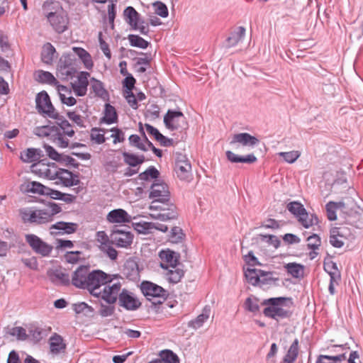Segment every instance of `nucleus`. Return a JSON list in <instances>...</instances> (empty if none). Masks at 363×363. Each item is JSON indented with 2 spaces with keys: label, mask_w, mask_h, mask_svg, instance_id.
Listing matches in <instances>:
<instances>
[{
  "label": "nucleus",
  "mask_w": 363,
  "mask_h": 363,
  "mask_svg": "<svg viewBox=\"0 0 363 363\" xmlns=\"http://www.w3.org/2000/svg\"><path fill=\"white\" fill-rule=\"evenodd\" d=\"M293 303L292 298L289 297H274L264 299L262 301V306H266L263 310V314L267 318L276 320L279 319L289 318L291 316L292 312L286 310L282 306H286V302Z\"/></svg>",
  "instance_id": "1"
},
{
  "label": "nucleus",
  "mask_w": 363,
  "mask_h": 363,
  "mask_svg": "<svg viewBox=\"0 0 363 363\" xmlns=\"http://www.w3.org/2000/svg\"><path fill=\"white\" fill-rule=\"evenodd\" d=\"M140 290L147 300L150 301L154 306L163 303L169 295L167 290L150 281H142Z\"/></svg>",
  "instance_id": "2"
},
{
  "label": "nucleus",
  "mask_w": 363,
  "mask_h": 363,
  "mask_svg": "<svg viewBox=\"0 0 363 363\" xmlns=\"http://www.w3.org/2000/svg\"><path fill=\"white\" fill-rule=\"evenodd\" d=\"M88 282L86 283V289L90 294L94 297L99 298L101 291L97 290L104 285H106L112 282V278L108 274L100 269H94L89 273V276L86 277Z\"/></svg>",
  "instance_id": "3"
},
{
  "label": "nucleus",
  "mask_w": 363,
  "mask_h": 363,
  "mask_svg": "<svg viewBox=\"0 0 363 363\" xmlns=\"http://www.w3.org/2000/svg\"><path fill=\"white\" fill-rule=\"evenodd\" d=\"M286 208L297 218L298 221L305 228L318 225L319 223L318 216L315 214H308L303 205L298 201L289 203Z\"/></svg>",
  "instance_id": "4"
},
{
  "label": "nucleus",
  "mask_w": 363,
  "mask_h": 363,
  "mask_svg": "<svg viewBox=\"0 0 363 363\" xmlns=\"http://www.w3.org/2000/svg\"><path fill=\"white\" fill-rule=\"evenodd\" d=\"M19 215L24 223L42 225L50 222L46 208H23L19 210Z\"/></svg>",
  "instance_id": "5"
},
{
  "label": "nucleus",
  "mask_w": 363,
  "mask_h": 363,
  "mask_svg": "<svg viewBox=\"0 0 363 363\" xmlns=\"http://www.w3.org/2000/svg\"><path fill=\"white\" fill-rule=\"evenodd\" d=\"M35 108L39 114L50 118H57L58 112L52 105L50 96L45 91H41L35 96Z\"/></svg>",
  "instance_id": "6"
},
{
  "label": "nucleus",
  "mask_w": 363,
  "mask_h": 363,
  "mask_svg": "<svg viewBox=\"0 0 363 363\" xmlns=\"http://www.w3.org/2000/svg\"><path fill=\"white\" fill-rule=\"evenodd\" d=\"M75 57L69 53H63L59 60L57 67V76L61 80H68L72 79L77 72L74 66Z\"/></svg>",
  "instance_id": "7"
},
{
  "label": "nucleus",
  "mask_w": 363,
  "mask_h": 363,
  "mask_svg": "<svg viewBox=\"0 0 363 363\" xmlns=\"http://www.w3.org/2000/svg\"><path fill=\"white\" fill-rule=\"evenodd\" d=\"M165 127L170 130L186 129L188 123L184 113L181 111L169 109L164 116Z\"/></svg>",
  "instance_id": "8"
},
{
  "label": "nucleus",
  "mask_w": 363,
  "mask_h": 363,
  "mask_svg": "<svg viewBox=\"0 0 363 363\" xmlns=\"http://www.w3.org/2000/svg\"><path fill=\"white\" fill-rule=\"evenodd\" d=\"M174 170L180 180H189L191 177V165L186 155L176 154Z\"/></svg>",
  "instance_id": "9"
},
{
  "label": "nucleus",
  "mask_w": 363,
  "mask_h": 363,
  "mask_svg": "<svg viewBox=\"0 0 363 363\" xmlns=\"http://www.w3.org/2000/svg\"><path fill=\"white\" fill-rule=\"evenodd\" d=\"M133 238L131 232L119 230L118 225H114L110 234V242L117 247L128 248L132 245Z\"/></svg>",
  "instance_id": "10"
},
{
  "label": "nucleus",
  "mask_w": 363,
  "mask_h": 363,
  "mask_svg": "<svg viewBox=\"0 0 363 363\" xmlns=\"http://www.w3.org/2000/svg\"><path fill=\"white\" fill-rule=\"evenodd\" d=\"M26 242L31 249L42 257H48L50 255L53 247L52 245L44 242L41 238L34 234H26L25 235Z\"/></svg>",
  "instance_id": "11"
},
{
  "label": "nucleus",
  "mask_w": 363,
  "mask_h": 363,
  "mask_svg": "<svg viewBox=\"0 0 363 363\" xmlns=\"http://www.w3.org/2000/svg\"><path fill=\"white\" fill-rule=\"evenodd\" d=\"M118 306L127 311H136L141 306V302L133 293L123 289L120 293Z\"/></svg>",
  "instance_id": "12"
},
{
  "label": "nucleus",
  "mask_w": 363,
  "mask_h": 363,
  "mask_svg": "<svg viewBox=\"0 0 363 363\" xmlns=\"http://www.w3.org/2000/svg\"><path fill=\"white\" fill-rule=\"evenodd\" d=\"M121 290L120 282L114 283L112 285H106L101 291L99 298L107 304H114L117 301H118Z\"/></svg>",
  "instance_id": "13"
},
{
  "label": "nucleus",
  "mask_w": 363,
  "mask_h": 363,
  "mask_svg": "<svg viewBox=\"0 0 363 363\" xmlns=\"http://www.w3.org/2000/svg\"><path fill=\"white\" fill-rule=\"evenodd\" d=\"M89 267L81 265L73 273L72 284L77 288L86 289L89 276Z\"/></svg>",
  "instance_id": "14"
},
{
  "label": "nucleus",
  "mask_w": 363,
  "mask_h": 363,
  "mask_svg": "<svg viewBox=\"0 0 363 363\" xmlns=\"http://www.w3.org/2000/svg\"><path fill=\"white\" fill-rule=\"evenodd\" d=\"M48 21L57 33H62L67 29L69 18L67 12L64 10L62 12H58L57 14H53V16Z\"/></svg>",
  "instance_id": "15"
},
{
  "label": "nucleus",
  "mask_w": 363,
  "mask_h": 363,
  "mask_svg": "<svg viewBox=\"0 0 363 363\" xmlns=\"http://www.w3.org/2000/svg\"><path fill=\"white\" fill-rule=\"evenodd\" d=\"M123 274L130 281H135L140 279V269L135 257H130L125 261L123 268Z\"/></svg>",
  "instance_id": "16"
},
{
  "label": "nucleus",
  "mask_w": 363,
  "mask_h": 363,
  "mask_svg": "<svg viewBox=\"0 0 363 363\" xmlns=\"http://www.w3.org/2000/svg\"><path fill=\"white\" fill-rule=\"evenodd\" d=\"M150 192L149 197L150 199H160L161 197H169L170 193L168 186L163 182L155 180L150 186Z\"/></svg>",
  "instance_id": "17"
},
{
  "label": "nucleus",
  "mask_w": 363,
  "mask_h": 363,
  "mask_svg": "<svg viewBox=\"0 0 363 363\" xmlns=\"http://www.w3.org/2000/svg\"><path fill=\"white\" fill-rule=\"evenodd\" d=\"M20 190L24 194H37L45 196L48 186L38 182L26 181L20 186Z\"/></svg>",
  "instance_id": "18"
},
{
  "label": "nucleus",
  "mask_w": 363,
  "mask_h": 363,
  "mask_svg": "<svg viewBox=\"0 0 363 363\" xmlns=\"http://www.w3.org/2000/svg\"><path fill=\"white\" fill-rule=\"evenodd\" d=\"M106 219L112 223H130L132 218L125 210L117 208L111 211L108 213Z\"/></svg>",
  "instance_id": "19"
},
{
  "label": "nucleus",
  "mask_w": 363,
  "mask_h": 363,
  "mask_svg": "<svg viewBox=\"0 0 363 363\" xmlns=\"http://www.w3.org/2000/svg\"><path fill=\"white\" fill-rule=\"evenodd\" d=\"M64 11L60 1L56 0H47L44 1L42 6V12L47 20L50 19L53 14H57L58 12Z\"/></svg>",
  "instance_id": "20"
},
{
  "label": "nucleus",
  "mask_w": 363,
  "mask_h": 363,
  "mask_svg": "<svg viewBox=\"0 0 363 363\" xmlns=\"http://www.w3.org/2000/svg\"><path fill=\"white\" fill-rule=\"evenodd\" d=\"M347 228L344 226L334 227L330 230V243L336 248H340L344 245V242L338 238H345Z\"/></svg>",
  "instance_id": "21"
},
{
  "label": "nucleus",
  "mask_w": 363,
  "mask_h": 363,
  "mask_svg": "<svg viewBox=\"0 0 363 363\" xmlns=\"http://www.w3.org/2000/svg\"><path fill=\"white\" fill-rule=\"evenodd\" d=\"M78 225L75 223L58 221L56 223L52 225L50 228V230L55 229L60 230L59 232L51 231L50 233L52 235L59 234H72L77 231Z\"/></svg>",
  "instance_id": "22"
},
{
  "label": "nucleus",
  "mask_w": 363,
  "mask_h": 363,
  "mask_svg": "<svg viewBox=\"0 0 363 363\" xmlns=\"http://www.w3.org/2000/svg\"><path fill=\"white\" fill-rule=\"evenodd\" d=\"M49 344L50 352L53 354H58L65 352L67 345L62 337L57 333H54L50 337Z\"/></svg>",
  "instance_id": "23"
},
{
  "label": "nucleus",
  "mask_w": 363,
  "mask_h": 363,
  "mask_svg": "<svg viewBox=\"0 0 363 363\" xmlns=\"http://www.w3.org/2000/svg\"><path fill=\"white\" fill-rule=\"evenodd\" d=\"M90 82V89L95 94V96L101 98L104 101H109V93L105 89L104 83L94 77H91Z\"/></svg>",
  "instance_id": "24"
},
{
  "label": "nucleus",
  "mask_w": 363,
  "mask_h": 363,
  "mask_svg": "<svg viewBox=\"0 0 363 363\" xmlns=\"http://www.w3.org/2000/svg\"><path fill=\"white\" fill-rule=\"evenodd\" d=\"M48 276L50 280L54 283H60L64 286H68L70 284L69 274L63 272L60 269H51L48 272Z\"/></svg>",
  "instance_id": "25"
},
{
  "label": "nucleus",
  "mask_w": 363,
  "mask_h": 363,
  "mask_svg": "<svg viewBox=\"0 0 363 363\" xmlns=\"http://www.w3.org/2000/svg\"><path fill=\"white\" fill-rule=\"evenodd\" d=\"M104 116L100 118V123L113 124L118 122V116L114 106L108 103L104 106Z\"/></svg>",
  "instance_id": "26"
},
{
  "label": "nucleus",
  "mask_w": 363,
  "mask_h": 363,
  "mask_svg": "<svg viewBox=\"0 0 363 363\" xmlns=\"http://www.w3.org/2000/svg\"><path fill=\"white\" fill-rule=\"evenodd\" d=\"M259 142V140L256 137L251 135L250 133H241L235 134L230 143H239L244 146H254Z\"/></svg>",
  "instance_id": "27"
},
{
  "label": "nucleus",
  "mask_w": 363,
  "mask_h": 363,
  "mask_svg": "<svg viewBox=\"0 0 363 363\" xmlns=\"http://www.w3.org/2000/svg\"><path fill=\"white\" fill-rule=\"evenodd\" d=\"M126 22L133 30H138L140 14L133 6H127L123 11Z\"/></svg>",
  "instance_id": "28"
},
{
  "label": "nucleus",
  "mask_w": 363,
  "mask_h": 363,
  "mask_svg": "<svg viewBox=\"0 0 363 363\" xmlns=\"http://www.w3.org/2000/svg\"><path fill=\"white\" fill-rule=\"evenodd\" d=\"M43 157L40 149L30 147L21 152L20 159L23 162L30 163L38 161Z\"/></svg>",
  "instance_id": "29"
},
{
  "label": "nucleus",
  "mask_w": 363,
  "mask_h": 363,
  "mask_svg": "<svg viewBox=\"0 0 363 363\" xmlns=\"http://www.w3.org/2000/svg\"><path fill=\"white\" fill-rule=\"evenodd\" d=\"M245 28L242 26L237 28L236 30L231 32L230 35L225 40V47L227 48H233L244 38Z\"/></svg>",
  "instance_id": "30"
},
{
  "label": "nucleus",
  "mask_w": 363,
  "mask_h": 363,
  "mask_svg": "<svg viewBox=\"0 0 363 363\" xmlns=\"http://www.w3.org/2000/svg\"><path fill=\"white\" fill-rule=\"evenodd\" d=\"M225 155L227 159L232 163H247L252 164L255 163L257 159L253 154H250L245 156H240L230 150H228L225 152Z\"/></svg>",
  "instance_id": "31"
},
{
  "label": "nucleus",
  "mask_w": 363,
  "mask_h": 363,
  "mask_svg": "<svg viewBox=\"0 0 363 363\" xmlns=\"http://www.w3.org/2000/svg\"><path fill=\"white\" fill-rule=\"evenodd\" d=\"M159 256L162 261L170 264L172 268H176L179 264L180 255L169 249L160 251Z\"/></svg>",
  "instance_id": "32"
},
{
  "label": "nucleus",
  "mask_w": 363,
  "mask_h": 363,
  "mask_svg": "<svg viewBox=\"0 0 363 363\" xmlns=\"http://www.w3.org/2000/svg\"><path fill=\"white\" fill-rule=\"evenodd\" d=\"M179 213L177 212V208L175 205H170V208H167L164 211H162L158 213L154 217L162 221H170L173 220H177Z\"/></svg>",
  "instance_id": "33"
},
{
  "label": "nucleus",
  "mask_w": 363,
  "mask_h": 363,
  "mask_svg": "<svg viewBox=\"0 0 363 363\" xmlns=\"http://www.w3.org/2000/svg\"><path fill=\"white\" fill-rule=\"evenodd\" d=\"M74 52L82 60L85 67L90 69L93 67V61L91 55L84 48L74 47L72 48Z\"/></svg>",
  "instance_id": "34"
},
{
  "label": "nucleus",
  "mask_w": 363,
  "mask_h": 363,
  "mask_svg": "<svg viewBox=\"0 0 363 363\" xmlns=\"http://www.w3.org/2000/svg\"><path fill=\"white\" fill-rule=\"evenodd\" d=\"M55 52L56 50L54 46L50 43H46L44 45L41 52L42 61L47 65H51Z\"/></svg>",
  "instance_id": "35"
},
{
  "label": "nucleus",
  "mask_w": 363,
  "mask_h": 363,
  "mask_svg": "<svg viewBox=\"0 0 363 363\" xmlns=\"http://www.w3.org/2000/svg\"><path fill=\"white\" fill-rule=\"evenodd\" d=\"M170 205H174L170 201L169 197H161L160 199H154L150 206V210L164 211L170 208Z\"/></svg>",
  "instance_id": "36"
},
{
  "label": "nucleus",
  "mask_w": 363,
  "mask_h": 363,
  "mask_svg": "<svg viewBox=\"0 0 363 363\" xmlns=\"http://www.w3.org/2000/svg\"><path fill=\"white\" fill-rule=\"evenodd\" d=\"M259 298L255 296L250 295L247 297L244 303L243 308L245 311L256 314L259 312L260 306L259 304Z\"/></svg>",
  "instance_id": "37"
},
{
  "label": "nucleus",
  "mask_w": 363,
  "mask_h": 363,
  "mask_svg": "<svg viewBox=\"0 0 363 363\" xmlns=\"http://www.w3.org/2000/svg\"><path fill=\"white\" fill-rule=\"evenodd\" d=\"M261 275H265L264 270L248 268L245 271V276L247 281L253 286H256L259 284V277H261Z\"/></svg>",
  "instance_id": "38"
},
{
  "label": "nucleus",
  "mask_w": 363,
  "mask_h": 363,
  "mask_svg": "<svg viewBox=\"0 0 363 363\" xmlns=\"http://www.w3.org/2000/svg\"><path fill=\"white\" fill-rule=\"evenodd\" d=\"M54 119L57 120L56 123L58 125L57 127L63 130V133H62L63 135H66L69 137L74 136L75 132L72 128V125L69 123V122L67 120H66L64 116H60L58 113V117Z\"/></svg>",
  "instance_id": "39"
},
{
  "label": "nucleus",
  "mask_w": 363,
  "mask_h": 363,
  "mask_svg": "<svg viewBox=\"0 0 363 363\" xmlns=\"http://www.w3.org/2000/svg\"><path fill=\"white\" fill-rule=\"evenodd\" d=\"M211 312L210 308L205 307L201 314L199 315L194 320H191L188 325L194 329L201 328L203 323L208 318Z\"/></svg>",
  "instance_id": "40"
},
{
  "label": "nucleus",
  "mask_w": 363,
  "mask_h": 363,
  "mask_svg": "<svg viewBox=\"0 0 363 363\" xmlns=\"http://www.w3.org/2000/svg\"><path fill=\"white\" fill-rule=\"evenodd\" d=\"M160 358L157 359L162 363H179V357L170 350H164L159 354Z\"/></svg>",
  "instance_id": "41"
},
{
  "label": "nucleus",
  "mask_w": 363,
  "mask_h": 363,
  "mask_svg": "<svg viewBox=\"0 0 363 363\" xmlns=\"http://www.w3.org/2000/svg\"><path fill=\"white\" fill-rule=\"evenodd\" d=\"M288 274H291L294 278H301L303 276V265L296 262L288 263L284 266Z\"/></svg>",
  "instance_id": "42"
},
{
  "label": "nucleus",
  "mask_w": 363,
  "mask_h": 363,
  "mask_svg": "<svg viewBox=\"0 0 363 363\" xmlns=\"http://www.w3.org/2000/svg\"><path fill=\"white\" fill-rule=\"evenodd\" d=\"M160 177V172L154 167H149L145 171L139 174L138 179L144 182H149L151 179L157 180Z\"/></svg>",
  "instance_id": "43"
},
{
  "label": "nucleus",
  "mask_w": 363,
  "mask_h": 363,
  "mask_svg": "<svg viewBox=\"0 0 363 363\" xmlns=\"http://www.w3.org/2000/svg\"><path fill=\"white\" fill-rule=\"evenodd\" d=\"M49 330L40 327L32 328L29 330V335L35 343L39 342L48 334Z\"/></svg>",
  "instance_id": "44"
},
{
  "label": "nucleus",
  "mask_w": 363,
  "mask_h": 363,
  "mask_svg": "<svg viewBox=\"0 0 363 363\" xmlns=\"http://www.w3.org/2000/svg\"><path fill=\"white\" fill-rule=\"evenodd\" d=\"M186 235L182 229L178 226H173L169 235V240L172 243H179L184 240Z\"/></svg>",
  "instance_id": "45"
},
{
  "label": "nucleus",
  "mask_w": 363,
  "mask_h": 363,
  "mask_svg": "<svg viewBox=\"0 0 363 363\" xmlns=\"http://www.w3.org/2000/svg\"><path fill=\"white\" fill-rule=\"evenodd\" d=\"M298 340L296 338L289 347L283 359H286L288 361L294 363L298 355Z\"/></svg>",
  "instance_id": "46"
},
{
  "label": "nucleus",
  "mask_w": 363,
  "mask_h": 363,
  "mask_svg": "<svg viewBox=\"0 0 363 363\" xmlns=\"http://www.w3.org/2000/svg\"><path fill=\"white\" fill-rule=\"evenodd\" d=\"M128 39L130 45L133 47L145 49L150 45L148 41L138 35L130 34L128 36Z\"/></svg>",
  "instance_id": "47"
},
{
  "label": "nucleus",
  "mask_w": 363,
  "mask_h": 363,
  "mask_svg": "<svg viewBox=\"0 0 363 363\" xmlns=\"http://www.w3.org/2000/svg\"><path fill=\"white\" fill-rule=\"evenodd\" d=\"M105 129L101 128H92L91 129L90 138L96 144L101 145L105 143L106 138L104 136Z\"/></svg>",
  "instance_id": "48"
},
{
  "label": "nucleus",
  "mask_w": 363,
  "mask_h": 363,
  "mask_svg": "<svg viewBox=\"0 0 363 363\" xmlns=\"http://www.w3.org/2000/svg\"><path fill=\"white\" fill-rule=\"evenodd\" d=\"M38 80L43 84L55 85L57 84V80L53 74L49 72L40 70L38 72Z\"/></svg>",
  "instance_id": "49"
},
{
  "label": "nucleus",
  "mask_w": 363,
  "mask_h": 363,
  "mask_svg": "<svg viewBox=\"0 0 363 363\" xmlns=\"http://www.w3.org/2000/svg\"><path fill=\"white\" fill-rule=\"evenodd\" d=\"M101 300H99L100 309L98 311V313L102 318L111 316L115 313V306L113 304H105Z\"/></svg>",
  "instance_id": "50"
},
{
  "label": "nucleus",
  "mask_w": 363,
  "mask_h": 363,
  "mask_svg": "<svg viewBox=\"0 0 363 363\" xmlns=\"http://www.w3.org/2000/svg\"><path fill=\"white\" fill-rule=\"evenodd\" d=\"M44 128H48L51 131H56L57 132V137H56V140H57V145L59 147H61V148H66L69 146V140L67 139H65L64 138V135L60 132V130H59V128L55 126V125H53V126H48V125H45V126H43Z\"/></svg>",
  "instance_id": "51"
},
{
  "label": "nucleus",
  "mask_w": 363,
  "mask_h": 363,
  "mask_svg": "<svg viewBox=\"0 0 363 363\" xmlns=\"http://www.w3.org/2000/svg\"><path fill=\"white\" fill-rule=\"evenodd\" d=\"M134 229L141 234H147L152 233L153 223L152 222H139L132 223Z\"/></svg>",
  "instance_id": "52"
},
{
  "label": "nucleus",
  "mask_w": 363,
  "mask_h": 363,
  "mask_svg": "<svg viewBox=\"0 0 363 363\" xmlns=\"http://www.w3.org/2000/svg\"><path fill=\"white\" fill-rule=\"evenodd\" d=\"M274 272H265V275H261L259 277V284L260 286L276 284V281H279L278 277H274L272 275Z\"/></svg>",
  "instance_id": "53"
},
{
  "label": "nucleus",
  "mask_w": 363,
  "mask_h": 363,
  "mask_svg": "<svg viewBox=\"0 0 363 363\" xmlns=\"http://www.w3.org/2000/svg\"><path fill=\"white\" fill-rule=\"evenodd\" d=\"M69 178H60V183L65 187H71L79 184L80 180L79 178V174L74 173V175L69 174Z\"/></svg>",
  "instance_id": "54"
},
{
  "label": "nucleus",
  "mask_w": 363,
  "mask_h": 363,
  "mask_svg": "<svg viewBox=\"0 0 363 363\" xmlns=\"http://www.w3.org/2000/svg\"><path fill=\"white\" fill-rule=\"evenodd\" d=\"M300 152L298 151H290V152H281L278 153L279 157H281L284 161L288 163H294L300 157Z\"/></svg>",
  "instance_id": "55"
},
{
  "label": "nucleus",
  "mask_w": 363,
  "mask_h": 363,
  "mask_svg": "<svg viewBox=\"0 0 363 363\" xmlns=\"http://www.w3.org/2000/svg\"><path fill=\"white\" fill-rule=\"evenodd\" d=\"M323 268L324 270L330 275V278L331 274H338L339 276H341L340 272L338 270L337 264L333 261H326V259H325L323 263Z\"/></svg>",
  "instance_id": "56"
},
{
  "label": "nucleus",
  "mask_w": 363,
  "mask_h": 363,
  "mask_svg": "<svg viewBox=\"0 0 363 363\" xmlns=\"http://www.w3.org/2000/svg\"><path fill=\"white\" fill-rule=\"evenodd\" d=\"M259 237L262 241L267 242L269 245L274 246L276 249L278 248L281 244L279 238L274 235L259 234Z\"/></svg>",
  "instance_id": "57"
},
{
  "label": "nucleus",
  "mask_w": 363,
  "mask_h": 363,
  "mask_svg": "<svg viewBox=\"0 0 363 363\" xmlns=\"http://www.w3.org/2000/svg\"><path fill=\"white\" fill-rule=\"evenodd\" d=\"M307 241L308 242L307 244V247L312 250H318L321 245L320 238L317 234H313L310 235L307 238Z\"/></svg>",
  "instance_id": "58"
},
{
  "label": "nucleus",
  "mask_w": 363,
  "mask_h": 363,
  "mask_svg": "<svg viewBox=\"0 0 363 363\" xmlns=\"http://www.w3.org/2000/svg\"><path fill=\"white\" fill-rule=\"evenodd\" d=\"M155 9V13L162 18H167L169 15L167 6L163 2L157 1L153 3Z\"/></svg>",
  "instance_id": "59"
},
{
  "label": "nucleus",
  "mask_w": 363,
  "mask_h": 363,
  "mask_svg": "<svg viewBox=\"0 0 363 363\" xmlns=\"http://www.w3.org/2000/svg\"><path fill=\"white\" fill-rule=\"evenodd\" d=\"M124 162L131 167H135L138 164V155L128 152L122 153Z\"/></svg>",
  "instance_id": "60"
},
{
  "label": "nucleus",
  "mask_w": 363,
  "mask_h": 363,
  "mask_svg": "<svg viewBox=\"0 0 363 363\" xmlns=\"http://www.w3.org/2000/svg\"><path fill=\"white\" fill-rule=\"evenodd\" d=\"M43 147L47 152V155L51 160H55L57 162H61V159L62 158V154L59 153L51 145L45 144Z\"/></svg>",
  "instance_id": "61"
},
{
  "label": "nucleus",
  "mask_w": 363,
  "mask_h": 363,
  "mask_svg": "<svg viewBox=\"0 0 363 363\" xmlns=\"http://www.w3.org/2000/svg\"><path fill=\"white\" fill-rule=\"evenodd\" d=\"M168 274H169V282L177 284L179 282L181 279L184 277V272L182 269L177 268L174 270H169Z\"/></svg>",
  "instance_id": "62"
},
{
  "label": "nucleus",
  "mask_w": 363,
  "mask_h": 363,
  "mask_svg": "<svg viewBox=\"0 0 363 363\" xmlns=\"http://www.w3.org/2000/svg\"><path fill=\"white\" fill-rule=\"evenodd\" d=\"M135 82L136 80L132 74H128V76H125V79L123 81V87L124 89V93H127L128 91H133V89L135 88Z\"/></svg>",
  "instance_id": "63"
},
{
  "label": "nucleus",
  "mask_w": 363,
  "mask_h": 363,
  "mask_svg": "<svg viewBox=\"0 0 363 363\" xmlns=\"http://www.w3.org/2000/svg\"><path fill=\"white\" fill-rule=\"evenodd\" d=\"M327 216L329 220H335L337 219L336 209L337 203L334 201L328 202L325 206Z\"/></svg>",
  "instance_id": "64"
}]
</instances>
